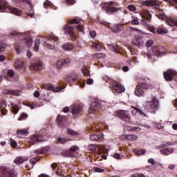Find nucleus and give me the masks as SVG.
Wrapping results in <instances>:
<instances>
[{"instance_id":"35","label":"nucleus","mask_w":177,"mask_h":177,"mask_svg":"<svg viewBox=\"0 0 177 177\" xmlns=\"http://www.w3.org/2000/svg\"><path fill=\"white\" fill-rule=\"evenodd\" d=\"M6 1L0 0V12H5V9H6Z\"/></svg>"},{"instance_id":"64","label":"nucleus","mask_w":177,"mask_h":177,"mask_svg":"<svg viewBox=\"0 0 177 177\" xmlns=\"http://www.w3.org/2000/svg\"><path fill=\"white\" fill-rule=\"evenodd\" d=\"M15 49L16 53L19 54L21 52V50H20V46L19 44H15Z\"/></svg>"},{"instance_id":"55","label":"nucleus","mask_w":177,"mask_h":177,"mask_svg":"<svg viewBox=\"0 0 177 177\" xmlns=\"http://www.w3.org/2000/svg\"><path fill=\"white\" fill-rule=\"evenodd\" d=\"M27 118H28V115L26 113H23L21 118L18 119V121H24V120H27Z\"/></svg>"},{"instance_id":"3","label":"nucleus","mask_w":177,"mask_h":177,"mask_svg":"<svg viewBox=\"0 0 177 177\" xmlns=\"http://www.w3.org/2000/svg\"><path fill=\"white\" fill-rule=\"evenodd\" d=\"M0 175L3 177H17L14 166H6L0 168Z\"/></svg>"},{"instance_id":"53","label":"nucleus","mask_w":177,"mask_h":177,"mask_svg":"<svg viewBox=\"0 0 177 177\" xmlns=\"http://www.w3.org/2000/svg\"><path fill=\"white\" fill-rule=\"evenodd\" d=\"M12 2H14V3H16L17 5H20V3H23V2L30 3V1L28 0H12Z\"/></svg>"},{"instance_id":"9","label":"nucleus","mask_w":177,"mask_h":177,"mask_svg":"<svg viewBox=\"0 0 177 177\" xmlns=\"http://www.w3.org/2000/svg\"><path fill=\"white\" fill-rule=\"evenodd\" d=\"M45 140H48V137L46 136H43L41 137V136L36 134V135H33L32 136H30V143H33V145H35V143H39L41 142H45Z\"/></svg>"},{"instance_id":"31","label":"nucleus","mask_w":177,"mask_h":177,"mask_svg":"<svg viewBox=\"0 0 177 177\" xmlns=\"http://www.w3.org/2000/svg\"><path fill=\"white\" fill-rule=\"evenodd\" d=\"M46 151H48V148L46 147H41V148H39L38 149H37L35 151V154H44L45 153H46Z\"/></svg>"},{"instance_id":"5","label":"nucleus","mask_w":177,"mask_h":177,"mask_svg":"<svg viewBox=\"0 0 177 177\" xmlns=\"http://www.w3.org/2000/svg\"><path fill=\"white\" fill-rule=\"evenodd\" d=\"M104 102L102 100H94L92 101L90 106L88 108V113L89 114H95L96 111H99L102 108V106H104Z\"/></svg>"},{"instance_id":"46","label":"nucleus","mask_w":177,"mask_h":177,"mask_svg":"<svg viewBox=\"0 0 177 177\" xmlns=\"http://www.w3.org/2000/svg\"><path fill=\"white\" fill-rule=\"evenodd\" d=\"M124 129H127V131H140V128L136 127H131V126H125Z\"/></svg>"},{"instance_id":"26","label":"nucleus","mask_w":177,"mask_h":177,"mask_svg":"<svg viewBox=\"0 0 177 177\" xmlns=\"http://www.w3.org/2000/svg\"><path fill=\"white\" fill-rule=\"evenodd\" d=\"M66 133L70 136H78V135H80V132L74 131L70 128L66 129Z\"/></svg>"},{"instance_id":"58","label":"nucleus","mask_w":177,"mask_h":177,"mask_svg":"<svg viewBox=\"0 0 177 177\" xmlns=\"http://www.w3.org/2000/svg\"><path fill=\"white\" fill-rule=\"evenodd\" d=\"M93 169L94 172H104V169L100 168L99 167H94Z\"/></svg>"},{"instance_id":"34","label":"nucleus","mask_w":177,"mask_h":177,"mask_svg":"<svg viewBox=\"0 0 177 177\" xmlns=\"http://www.w3.org/2000/svg\"><path fill=\"white\" fill-rule=\"evenodd\" d=\"M71 140V139L66 138H62L58 137L57 138V141L60 143L61 145H64V143H67V142Z\"/></svg>"},{"instance_id":"36","label":"nucleus","mask_w":177,"mask_h":177,"mask_svg":"<svg viewBox=\"0 0 177 177\" xmlns=\"http://www.w3.org/2000/svg\"><path fill=\"white\" fill-rule=\"evenodd\" d=\"M90 140L93 141L102 140V136L97 134H91L90 135Z\"/></svg>"},{"instance_id":"62","label":"nucleus","mask_w":177,"mask_h":177,"mask_svg":"<svg viewBox=\"0 0 177 177\" xmlns=\"http://www.w3.org/2000/svg\"><path fill=\"white\" fill-rule=\"evenodd\" d=\"M129 134H123L120 136L122 140H128Z\"/></svg>"},{"instance_id":"33","label":"nucleus","mask_w":177,"mask_h":177,"mask_svg":"<svg viewBox=\"0 0 177 177\" xmlns=\"http://www.w3.org/2000/svg\"><path fill=\"white\" fill-rule=\"evenodd\" d=\"M156 32L161 35H165V34H168V30H167V28H162L159 27L156 29Z\"/></svg>"},{"instance_id":"6","label":"nucleus","mask_w":177,"mask_h":177,"mask_svg":"<svg viewBox=\"0 0 177 177\" xmlns=\"http://www.w3.org/2000/svg\"><path fill=\"white\" fill-rule=\"evenodd\" d=\"M43 38H45V39H46L47 41H44V46L48 49H50L51 50H53V49H55V46H53V44L49 42H52V41H54V42H57L59 39L57 37H55L50 35L44 36Z\"/></svg>"},{"instance_id":"10","label":"nucleus","mask_w":177,"mask_h":177,"mask_svg":"<svg viewBox=\"0 0 177 177\" xmlns=\"http://www.w3.org/2000/svg\"><path fill=\"white\" fill-rule=\"evenodd\" d=\"M176 74L177 73L176 72V71L171 69L168 70L166 72H164L163 75L166 81H172V80H174V77H175Z\"/></svg>"},{"instance_id":"45","label":"nucleus","mask_w":177,"mask_h":177,"mask_svg":"<svg viewBox=\"0 0 177 177\" xmlns=\"http://www.w3.org/2000/svg\"><path fill=\"white\" fill-rule=\"evenodd\" d=\"M132 43L133 44V45H136V46H140V45H142V41L139 37L134 39Z\"/></svg>"},{"instance_id":"61","label":"nucleus","mask_w":177,"mask_h":177,"mask_svg":"<svg viewBox=\"0 0 177 177\" xmlns=\"http://www.w3.org/2000/svg\"><path fill=\"white\" fill-rule=\"evenodd\" d=\"M128 10L131 12H136V7L134 5L128 6Z\"/></svg>"},{"instance_id":"25","label":"nucleus","mask_w":177,"mask_h":177,"mask_svg":"<svg viewBox=\"0 0 177 177\" xmlns=\"http://www.w3.org/2000/svg\"><path fill=\"white\" fill-rule=\"evenodd\" d=\"M44 8L45 9H48V8H50V9H53V10H56V6L52 3V2L49 1L48 0H46L44 3Z\"/></svg>"},{"instance_id":"49","label":"nucleus","mask_w":177,"mask_h":177,"mask_svg":"<svg viewBox=\"0 0 177 177\" xmlns=\"http://www.w3.org/2000/svg\"><path fill=\"white\" fill-rule=\"evenodd\" d=\"M17 135H21V136H27L28 135V131H26V130H17Z\"/></svg>"},{"instance_id":"37","label":"nucleus","mask_w":177,"mask_h":177,"mask_svg":"<svg viewBox=\"0 0 177 177\" xmlns=\"http://www.w3.org/2000/svg\"><path fill=\"white\" fill-rule=\"evenodd\" d=\"M70 77L71 79L66 78L67 82H73V81H77L78 80V76L75 73L71 74Z\"/></svg>"},{"instance_id":"20","label":"nucleus","mask_w":177,"mask_h":177,"mask_svg":"<svg viewBox=\"0 0 177 177\" xmlns=\"http://www.w3.org/2000/svg\"><path fill=\"white\" fill-rule=\"evenodd\" d=\"M132 109H133V110L131 111L133 115H136V113H139V114H140V115H143L144 117H147L146 113H145V112H143V110L141 109L140 108L132 106Z\"/></svg>"},{"instance_id":"47","label":"nucleus","mask_w":177,"mask_h":177,"mask_svg":"<svg viewBox=\"0 0 177 177\" xmlns=\"http://www.w3.org/2000/svg\"><path fill=\"white\" fill-rule=\"evenodd\" d=\"M5 107H6V103H2L1 104V114H3V115H5V114H6V113H8V111L6 109H5Z\"/></svg>"},{"instance_id":"24","label":"nucleus","mask_w":177,"mask_h":177,"mask_svg":"<svg viewBox=\"0 0 177 177\" xmlns=\"http://www.w3.org/2000/svg\"><path fill=\"white\" fill-rule=\"evenodd\" d=\"M111 30L112 32H120V31L124 30V26H122V25L115 24Z\"/></svg>"},{"instance_id":"60","label":"nucleus","mask_w":177,"mask_h":177,"mask_svg":"<svg viewBox=\"0 0 177 177\" xmlns=\"http://www.w3.org/2000/svg\"><path fill=\"white\" fill-rule=\"evenodd\" d=\"M43 96L44 100H46V102H49V100H50V98L49 97V93L48 92L44 93Z\"/></svg>"},{"instance_id":"11","label":"nucleus","mask_w":177,"mask_h":177,"mask_svg":"<svg viewBox=\"0 0 177 177\" xmlns=\"http://www.w3.org/2000/svg\"><path fill=\"white\" fill-rule=\"evenodd\" d=\"M56 122L59 128H66V116L57 115Z\"/></svg>"},{"instance_id":"50","label":"nucleus","mask_w":177,"mask_h":177,"mask_svg":"<svg viewBox=\"0 0 177 177\" xmlns=\"http://www.w3.org/2000/svg\"><path fill=\"white\" fill-rule=\"evenodd\" d=\"M92 48L95 50H102V46L100 44H97L96 43H93L92 45Z\"/></svg>"},{"instance_id":"43","label":"nucleus","mask_w":177,"mask_h":177,"mask_svg":"<svg viewBox=\"0 0 177 177\" xmlns=\"http://www.w3.org/2000/svg\"><path fill=\"white\" fill-rule=\"evenodd\" d=\"M166 21L170 27H174L175 26V21L172 18L167 17L166 18Z\"/></svg>"},{"instance_id":"28","label":"nucleus","mask_w":177,"mask_h":177,"mask_svg":"<svg viewBox=\"0 0 177 177\" xmlns=\"http://www.w3.org/2000/svg\"><path fill=\"white\" fill-rule=\"evenodd\" d=\"M6 73L9 75L11 78H15V81H17L19 80V77L15 73V71L13 70H8L6 71Z\"/></svg>"},{"instance_id":"51","label":"nucleus","mask_w":177,"mask_h":177,"mask_svg":"<svg viewBox=\"0 0 177 177\" xmlns=\"http://www.w3.org/2000/svg\"><path fill=\"white\" fill-rule=\"evenodd\" d=\"M113 158H115L116 160H122L124 158V156L120 155V153H115L111 155Z\"/></svg>"},{"instance_id":"48","label":"nucleus","mask_w":177,"mask_h":177,"mask_svg":"<svg viewBox=\"0 0 177 177\" xmlns=\"http://www.w3.org/2000/svg\"><path fill=\"white\" fill-rule=\"evenodd\" d=\"M12 109L14 114H17L19 113V110H20V105H12Z\"/></svg>"},{"instance_id":"32","label":"nucleus","mask_w":177,"mask_h":177,"mask_svg":"<svg viewBox=\"0 0 177 177\" xmlns=\"http://www.w3.org/2000/svg\"><path fill=\"white\" fill-rule=\"evenodd\" d=\"M151 49L153 55H155L156 56H161V55H162V53H161L160 50H158V47L154 46L152 47Z\"/></svg>"},{"instance_id":"44","label":"nucleus","mask_w":177,"mask_h":177,"mask_svg":"<svg viewBox=\"0 0 177 177\" xmlns=\"http://www.w3.org/2000/svg\"><path fill=\"white\" fill-rule=\"evenodd\" d=\"M138 136L133 134H129L128 140H130L131 142H136V140H138Z\"/></svg>"},{"instance_id":"1","label":"nucleus","mask_w":177,"mask_h":177,"mask_svg":"<svg viewBox=\"0 0 177 177\" xmlns=\"http://www.w3.org/2000/svg\"><path fill=\"white\" fill-rule=\"evenodd\" d=\"M10 35H12V37H17L18 38H20V39H24L27 48H31L32 46V37L30 35L28 32L22 33L14 32L10 33L9 37H10Z\"/></svg>"},{"instance_id":"57","label":"nucleus","mask_w":177,"mask_h":177,"mask_svg":"<svg viewBox=\"0 0 177 177\" xmlns=\"http://www.w3.org/2000/svg\"><path fill=\"white\" fill-rule=\"evenodd\" d=\"M82 73L84 74V75H90V73L88 71V68H86V67L82 68Z\"/></svg>"},{"instance_id":"4","label":"nucleus","mask_w":177,"mask_h":177,"mask_svg":"<svg viewBox=\"0 0 177 177\" xmlns=\"http://www.w3.org/2000/svg\"><path fill=\"white\" fill-rule=\"evenodd\" d=\"M153 88H154V84L143 82L137 86L135 95L138 96V97H140V96H143V95H145L143 89H153Z\"/></svg>"},{"instance_id":"54","label":"nucleus","mask_w":177,"mask_h":177,"mask_svg":"<svg viewBox=\"0 0 177 177\" xmlns=\"http://www.w3.org/2000/svg\"><path fill=\"white\" fill-rule=\"evenodd\" d=\"M80 150V147L73 145L72 147H71V148L69 149V153H74L75 151H77Z\"/></svg>"},{"instance_id":"14","label":"nucleus","mask_w":177,"mask_h":177,"mask_svg":"<svg viewBox=\"0 0 177 177\" xmlns=\"http://www.w3.org/2000/svg\"><path fill=\"white\" fill-rule=\"evenodd\" d=\"M140 15L141 16H142L145 20H147V21H150V20H151V15L150 14L149 10L143 9L140 12Z\"/></svg>"},{"instance_id":"27","label":"nucleus","mask_w":177,"mask_h":177,"mask_svg":"<svg viewBox=\"0 0 177 177\" xmlns=\"http://www.w3.org/2000/svg\"><path fill=\"white\" fill-rule=\"evenodd\" d=\"M26 106H27V107H30V109H31L32 110V109H35L36 107H41V106H44V104H43L42 102L40 104H38V103H33V104L26 103Z\"/></svg>"},{"instance_id":"30","label":"nucleus","mask_w":177,"mask_h":177,"mask_svg":"<svg viewBox=\"0 0 177 177\" xmlns=\"http://www.w3.org/2000/svg\"><path fill=\"white\" fill-rule=\"evenodd\" d=\"M51 168L55 171L57 175H60V173L62 172V169L60 167L57 166V164L56 163H53L51 164Z\"/></svg>"},{"instance_id":"12","label":"nucleus","mask_w":177,"mask_h":177,"mask_svg":"<svg viewBox=\"0 0 177 177\" xmlns=\"http://www.w3.org/2000/svg\"><path fill=\"white\" fill-rule=\"evenodd\" d=\"M43 89L45 91H53V92H62L63 91L62 87L53 86L52 84L43 85Z\"/></svg>"},{"instance_id":"23","label":"nucleus","mask_w":177,"mask_h":177,"mask_svg":"<svg viewBox=\"0 0 177 177\" xmlns=\"http://www.w3.org/2000/svg\"><path fill=\"white\" fill-rule=\"evenodd\" d=\"M160 153L162 154V156H169V154L174 153V149L172 148H166L160 149Z\"/></svg>"},{"instance_id":"19","label":"nucleus","mask_w":177,"mask_h":177,"mask_svg":"<svg viewBox=\"0 0 177 177\" xmlns=\"http://www.w3.org/2000/svg\"><path fill=\"white\" fill-rule=\"evenodd\" d=\"M3 93L5 95H12L13 96H20L21 93L17 90H4Z\"/></svg>"},{"instance_id":"40","label":"nucleus","mask_w":177,"mask_h":177,"mask_svg":"<svg viewBox=\"0 0 177 177\" xmlns=\"http://www.w3.org/2000/svg\"><path fill=\"white\" fill-rule=\"evenodd\" d=\"M133 153H134V154H136V156H142V154H145V153H146V150H145V149H140V150L133 149Z\"/></svg>"},{"instance_id":"29","label":"nucleus","mask_w":177,"mask_h":177,"mask_svg":"<svg viewBox=\"0 0 177 177\" xmlns=\"http://www.w3.org/2000/svg\"><path fill=\"white\" fill-rule=\"evenodd\" d=\"M24 161H27V158H24L23 156H18L15 158V160H14V162H15V164H23V162H24Z\"/></svg>"},{"instance_id":"13","label":"nucleus","mask_w":177,"mask_h":177,"mask_svg":"<svg viewBox=\"0 0 177 177\" xmlns=\"http://www.w3.org/2000/svg\"><path fill=\"white\" fill-rule=\"evenodd\" d=\"M82 110V105L80 104H75L71 106V112L73 115H77V114H80Z\"/></svg>"},{"instance_id":"2","label":"nucleus","mask_w":177,"mask_h":177,"mask_svg":"<svg viewBox=\"0 0 177 177\" xmlns=\"http://www.w3.org/2000/svg\"><path fill=\"white\" fill-rule=\"evenodd\" d=\"M145 110L153 114H156V111H158L160 109V105L158 104V101L156 97H153L151 101H147L145 104L143 105Z\"/></svg>"},{"instance_id":"39","label":"nucleus","mask_w":177,"mask_h":177,"mask_svg":"<svg viewBox=\"0 0 177 177\" xmlns=\"http://www.w3.org/2000/svg\"><path fill=\"white\" fill-rule=\"evenodd\" d=\"M64 50H72L74 49V46L71 44H66L62 46Z\"/></svg>"},{"instance_id":"8","label":"nucleus","mask_w":177,"mask_h":177,"mask_svg":"<svg viewBox=\"0 0 177 177\" xmlns=\"http://www.w3.org/2000/svg\"><path fill=\"white\" fill-rule=\"evenodd\" d=\"M110 88H111L113 92H117L118 93H122V92H125V87L124 86L117 82H113L110 85Z\"/></svg>"},{"instance_id":"59","label":"nucleus","mask_w":177,"mask_h":177,"mask_svg":"<svg viewBox=\"0 0 177 177\" xmlns=\"http://www.w3.org/2000/svg\"><path fill=\"white\" fill-rule=\"evenodd\" d=\"M35 15V12H34V8L31 7L30 10L28 13V16H29L30 17H34Z\"/></svg>"},{"instance_id":"38","label":"nucleus","mask_w":177,"mask_h":177,"mask_svg":"<svg viewBox=\"0 0 177 177\" xmlns=\"http://www.w3.org/2000/svg\"><path fill=\"white\" fill-rule=\"evenodd\" d=\"M55 66L57 68H62L64 66V59H58L55 63Z\"/></svg>"},{"instance_id":"7","label":"nucleus","mask_w":177,"mask_h":177,"mask_svg":"<svg viewBox=\"0 0 177 177\" xmlns=\"http://www.w3.org/2000/svg\"><path fill=\"white\" fill-rule=\"evenodd\" d=\"M115 115L119 117L122 121H124V122H131V116L129 113L127 111H118L115 113Z\"/></svg>"},{"instance_id":"56","label":"nucleus","mask_w":177,"mask_h":177,"mask_svg":"<svg viewBox=\"0 0 177 177\" xmlns=\"http://www.w3.org/2000/svg\"><path fill=\"white\" fill-rule=\"evenodd\" d=\"M102 153H109L110 151V147L108 145L102 147Z\"/></svg>"},{"instance_id":"41","label":"nucleus","mask_w":177,"mask_h":177,"mask_svg":"<svg viewBox=\"0 0 177 177\" xmlns=\"http://www.w3.org/2000/svg\"><path fill=\"white\" fill-rule=\"evenodd\" d=\"M109 48L110 49H111V50H113L116 53H118V52H120V50H118L120 49V46H118L117 44H111L109 46Z\"/></svg>"},{"instance_id":"63","label":"nucleus","mask_w":177,"mask_h":177,"mask_svg":"<svg viewBox=\"0 0 177 177\" xmlns=\"http://www.w3.org/2000/svg\"><path fill=\"white\" fill-rule=\"evenodd\" d=\"M5 48H6V44L4 43H0V52H3L5 50Z\"/></svg>"},{"instance_id":"18","label":"nucleus","mask_w":177,"mask_h":177,"mask_svg":"<svg viewBox=\"0 0 177 177\" xmlns=\"http://www.w3.org/2000/svg\"><path fill=\"white\" fill-rule=\"evenodd\" d=\"M8 9L10 12H11L12 15H15V16H21V15H23V11L17 8L9 7Z\"/></svg>"},{"instance_id":"21","label":"nucleus","mask_w":177,"mask_h":177,"mask_svg":"<svg viewBox=\"0 0 177 177\" xmlns=\"http://www.w3.org/2000/svg\"><path fill=\"white\" fill-rule=\"evenodd\" d=\"M29 67L30 70H41L42 68V62H39L35 64H30Z\"/></svg>"},{"instance_id":"16","label":"nucleus","mask_w":177,"mask_h":177,"mask_svg":"<svg viewBox=\"0 0 177 177\" xmlns=\"http://www.w3.org/2000/svg\"><path fill=\"white\" fill-rule=\"evenodd\" d=\"M142 5L144 6H156L158 8V3L156 0H149L145 1H142Z\"/></svg>"},{"instance_id":"52","label":"nucleus","mask_w":177,"mask_h":177,"mask_svg":"<svg viewBox=\"0 0 177 177\" xmlns=\"http://www.w3.org/2000/svg\"><path fill=\"white\" fill-rule=\"evenodd\" d=\"M157 17L158 19H160V20H163V19H165V14L162 11H160L156 14Z\"/></svg>"},{"instance_id":"42","label":"nucleus","mask_w":177,"mask_h":177,"mask_svg":"<svg viewBox=\"0 0 177 177\" xmlns=\"http://www.w3.org/2000/svg\"><path fill=\"white\" fill-rule=\"evenodd\" d=\"M39 45H41V41H39V39H35L34 46V50L35 52H38V50L39 49Z\"/></svg>"},{"instance_id":"22","label":"nucleus","mask_w":177,"mask_h":177,"mask_svg":"<svg viewBox=\"0 0 177 177\" xmlns=\"http://www.w3.org/2000/svg\"><path fill=\"white\" fill-rule=\"evenodd\" d=\"M118 10H120V8H114L113 6H107L106 12L107 15H114V13H117Z\"/></svg>"},{"instance_id":"15","label":"nucleus","mask_w":177,"mask_h":177,"mask_svg":"<svg viewBox=\"0 0 177 177\" xmlns=\"http://www.w3.org/2000/svg\"><path fill=\"white\" fill-rule=\"evenodd\" d=\"M14 66L17 70H24L25 68L24 62L21 59H17L14 64Z\"/></svg>"},{"instance_id":"17","label":"nucleus","mask_w":177,"mask_h":177,"mask_svg":"<svg viewBox=\"0 0 177 177\" xmlns=\"http://www.w3.org/2000/svg\"><path fill=\"white\" fill-rule=\"evenodd\" d=\"M62 30L64 31V34H67L68 32L71 37H73L74 32V27L70 26L69 25H66Z\"/></svg>"}]
</instances>
